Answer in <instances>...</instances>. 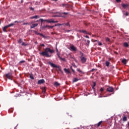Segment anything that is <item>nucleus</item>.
<instances>
[{
    "label": "nucleus",
    "mask_w": 129,
    "mask_h": 129,
    "mask_svg": "<svg viewBox=\"0 0 129 129\" xmlns=\"http://www.w3.org/2000/svg\"><path fill=\"white\" fill-rule=\"evenodd\" d=\"M121 6L122 7V8L123 9H129V4H122L121 5Z\"/></svg>",
    "instance_id": "9"
},
{
    "label": "nucleus",
    "mask_w": 129,
    "mask_h": 129,
    "mask_svg": "<svg viewBox=\"0 0 129 129\" xmlns=\"http://www.w3.org/2000/svg\"><path fill=\"white\" fill-rule=\"evenodd\" d=\"M71 70L72 71V72L74 73H75V71L72 69V67H70Z\"/></svg>",
    "instance_id": "39"
},
{
    "label": "nucleus",
    "mask_w": 129,
    "mask_h": 129,
    "mask_svg": "<svg viewBox=\"0 0 129 129\" xmlns=\"http://www.w3.org/2000/svg\"><path fill=\"white\" fill-rule=\"evenodd\" d=\"M85 38H87V39H89V36L86 35V36H85Z\"/></svg>",
    "instance_id": "50"
},
{
    "label": "nucleus",
    "mask_w": 129,
    "mask_h": 129,
    "mask_svg": "<svg viewBox=\"0 0 129 129\" xmlns=\"http://www.w3.org/2000/svg\"><path fill=\"white\" fill-rule=\"evenodd\" d=\"M115 54H118L117 52H115Z\"/></svg>",
    "instance_id": "56"
},
{
    "label": "nucleus",
    "mask_w": 129,
    "mask_h": 129,
    "mask_svg": "<svg viewBox=\"0 0 129 129\" xmlns=\"http://www.w3.org/2000/svg\"><path fill=\"white\" fill-rule=\"evenodd\" d=\"M66 6H67V4H62L61 5V7H66Z\"/></svg>",
    "instance_id": "44"
},
{
    "label": "nucleus",
    "mask_w": 129,
    "mask_h": 129,
    "mask_svg": "<svg viewBox=\"0 0 129 129\" xmlns=\"http://www.w3.org/2000/svg\"><path fill=\"white\" fill-rule=\"evenodd\" d=\"M77 71H78V72H79V73H81V74H84V72L81 71V70H80V69L78 68L77 69Z\"/></svg>",
    "instance_id": "17"
},
{
    "label": "nucleus",
    "mask_w": 129,
    "mask_h": 129,
    "mask_svg": "<svg viewBox=\"0 0 129 129\" xmlns=\"http://www.w3.org/2000/svg\"><path fill=\"white\" fill-rule=\"evenodd\" d=\"M81 59V61L83 64H84L86 61H87V58H85V57H80Z\"/></svg>",
    "instance_id": "7"
},
{
    "label": "nucleus",
    "mask_w": 129,
    "mask_h": 129,
    "mask_svg": "<svg viewBox=\"0 0 129 129\" xmlns=\"http://www.w3.org/2000/svg\"><path fill=\"white\" fill-rule=\"evenodd\" d=\"M61 25H64V26H68L69 27V28H70V27H71V26L70 25V24H69V22L64 23V24H62Z\"/></svg>",
    "instance_id": "23"
},
{
    "label": "nucleus",
    "mask_w": 129,
    "mask_h": 129,
    "mask_svg": "<svg viewBox=\"0 0 129 129\" xmlns=\"http://www.w3.org/2000/svg\"><path fill=\"white\" fill-rule=\"evenodd\" d=\"M14 23H21V21H15L14 22Z\"/></svg>",
    "instance_id": "49"
},
{
    "label": "nucleus",
    "mask_w": 129,
    "mask_h": 129,
    "mask_svg": "<svg viewBox=\"0 0 129 129\" xmlns=\"http://www.w3.org/2000/svg\"><path fill=\"white\" fill-rule=\"evenodd\" d=\"M40 21L41 22V23H43V22H47V23H57L58 21H54L53 20V19H50V20H44L43 19H40L38 21V22H40Z\"/></svg>",
    "instance_id": "2"
},
{
    "label": "nucleus",
    "mask_w": 129,
    "mask_h": 129,
    "mask_svg": "<svg viewBox=\"0 0 129 129\" xmlns=\"http://www.w3.org/2000/svg\"><path fill=\"white\" fill-rule=\"evenodd\" d=\"M69 13L68 12H62L59 13V17H61V18H66V16L68 15Z\"/></svg>",
    "instance_id": "3"
},
{
    "label": "nucleus",
    "mask_w": 129,
    "mask_h": 129,
    "mask_svg": "<svg viewBox=\"0 0 129 129\" xmlns=\"http://www.w3.org/2000/svg\"><path fill=\"white\" fill-rule=\"evenodd\" d=\"M13 26H15V23H11L10 24L7 25L8 28H10V27H13Z\"/></svg>",
    "instance_id": "25"
},
{
    "label": "nucleus",
    "mask_w": 129,
    "mask_h": 129,
    "mask_svg": "<svg viewBox=\"0 0 129 129\" xmlns=\"http://www.w3.org/2000/svg\"><path fill=\"white\" fill-rule=\"evenodd\" d=\"M56 52H57V53H58V49H56Z\"/></svg>",
    "instance_id": "55"
},
{
    "label": "nucleus",
    "mask_w": 129,
    "mask_h": 129,
    "mask_svg": "<svg viewBox=\"0 0 129 129\" xmlns=\"http://www.w3.org/2000/svg\"><path fill=\"white\" fill-rule=\"evenodd\" d=\"M97 71V69H92L91 71H90V72H93V71Z\"/></svg>",
    "instance_id": "35"
},
{
    "label": "nucleus",
    "mask_w": 129,
    "mask_h": 129,
    "mask_svg": "<svg viewBox=\"0 0 129 129\" xmlns=\"http://www.w3.org/2000/svg\"><path fill=\"white\" fill-rule=\"evenodd\" d=\"M124 15L125 16H126V17H127V16H128V13L125 12V13L124 14Z\"/></svg>",
    "instance_id": "42"
},
{
    "label": "nucleus",
    "mask_w": 129,
    "mask_h": 129,
    "mask_svg": "<svg viewBox=\"0 0 129 129\" xmlns=\"http://www.w3.org/2000/svg\"><path fill=\"white\" fill-rule=\"evenodd\" d=\"M30 10H31V11H34V8L31 7V8H30Z\"/></svg>",
    "instance_id": "52"
},
{
    "label": "nucleus",
    "mask_w": 129,
    "mask_h": 129,
    "mask_svg": "<svg viewBox=\"0 0 129 129\" xmlns=\"http://www.w3.org/2000/svg\"><path fill=\"white\" fill-rule=\"evenodd\" d=\"M9 112H13V111H12V110H9Z\"/></svg>",
    "instance_id": "53"
},
{
    "label": "nucleus",
    "mask_w": 129,
    "mask_h": 129,
    "mask_svg": "<svg viewBox=\"0 0 129 129\" xmlns=\"http://www.w3.org/2000/svg\"><path fill=\"white\" fill-rule=\"evenodd\" d=\"M78 80H79V79H77V78H75L73 80V83H74L75 82H77V81H78Z\"/></svg>",
    "instance_id": "22"
},
{
    "label": "nucleus",
    "mask_w": 129,
    "mask_h": 129,
    "mask_svg": "<svg viewBox=\"0 0 129 129\" xmlns=\"http://www.w3.org/2000/svg\"><path fill=\"white\" fill-rule=\"evenodd\" d=\"M57 26V25H55L54 26H50L49 28H50V29H53V28H54V27H56Z\"/></svg>",
    "instance_id": "36"
},
{
    "label": "nucleus",
    "mask_w": 129,
    "mask_h": 129,
    "mask_svg": "<svg viewBox=\"0 0 129 129\" xmlns=\"http://www.w3.org/2000/svg\"><path fill=\"white\" fill-rule=\"evenodd\" d=\"M57 26H61V24H57Z\"/></svg>",
    "instance_id": "54"
},
{
    "label": "nucleus",
    "mask_w": 129,
    "mask_h": 129,
    "mask_svg": "<svg viewBox=\"0 0 129 129\" xmlns=\"http://www.w3.org/2000/svg\"><path fill=\"white\" fill-rule=\"evenodd\" d=\"M121 0H116V3H120Z\"/></svg>",
    "instance_id": "46"
},
{
    "label": "nucleus",
    "mask_w": 129,
    "mask_h": 129,
    "mask_svg": "<svg viewBox=\"0 0 129 129\" xmlns=\"http://www.w3.org/2000/svg\"><path fill=\"white\" fill-rule=\"evenodd\" d=\"M39 46H40V47H45V44H41L39 45Z\"/></svg>",
    "instance_id": "43"
},
{
    "label": "nucleus",
    "mask_w": 129,
    "mask_h": 129,
    "mask_svg": "<svg viewBox=\"0 0 129 129\" xmlns=\"http://www.w3.org/2000/svg\"><path fill=\"white\" fill-rule=\"evenodd\" d=\"M106 91L109 93L113 92L114 91V90L113 89V87H109L107 88Z\"/></svg>",
    "instance_id": "5"
},
{
    "label": "nucleus",
    "mask_w": 129,
    "mask_h": 129,
    "mask_svg": "<svg viewBox=\"0 0 129 129\" xmlns=\"http://www.w3.org/2000/svg\"><path fill=\"white\" fill-rule=\"evenodd\" d=\"M63 70L66 72V73L70 74V71H69V70L67 69H64Z\"/></svg>",
    "instance_id": "24"
},
{
    "label": "nucleus",
    "mask_w": 129,
    "mask_h": 129,
    "mask_svg": "<svg viewBox=\"0 0 129 129\" xmlns=\"http://www.w3.org/2000/svg\"><path fill=\"white\" fill-rule=\"evenodd\" d=\"M95 85H96V84L95 83H94V85H93V88L95 87Z\"/></svg>",
    "instance_id": "51"
},
{
    "label": "nucleus",
    "mask_w": 129,
    "mask_h": 129,
    "mask_svg": "<svg viewBox=\"0 0 129 129\" xmlns=\"http://www.w3.org/2000/svg\"><path fill=\"white\" fill-rule=\"evenodd\" d=\"M79 32H80V33H83V34H88V33H87V31H86V30H79Z\"/></svg>",
    "instance_id": "15"
},
{
    "label": "nucleus",
    "mask_w": 129,
    "mask_h": 129,
    "mask_svg": "<svg viewBox=\"0 0 129 129\" xmlns=\"http://www.w3.org/2000/svg\"><path fill=\"white\" fill-rule=\"evenodd\" d=\"M102 124H103V121H100L98 123L96 124L95 125L97 126V127H99L100 125Z\"/></svg>",
    "instance_id": "10"
},
{
    "label": "nucleus",
    "mask_w": 129,
    "mask_h": 129,
    "mask_svg": "<svg viewBox=\"0 0 129 129\" xmlns=\"http://www.w3.org/2000/svg\"><path fill=\"white\" fill-rule=\"evenodd\" d=\"M122 63H124V64H126V59H123L121 61Z\"/></svg>",
    "instance_id": "27"
},
{
    "label": "nucleus",
    "mask_w": 129,
    "mask_h": 129,
    "mask_svg": "<svg viewBox=\"0 0 129 129\" xmlns=\"http://www.w3.org/2000/svg\"><path fill=\"white\" fill-rule=\"evenodd\" d=\"M105 65L107 67H109V65H110V62L106 61L105 62Z\"/></svg>",
    "instance_id": "20"
},
{
    "label": "nucleus",
    "mask_w": 129,
    "mask_h": 129,
    "mask_svg": "<svg viewBox=\"0 0 129 129\" xmlns=\"http://www.w3.org/2000/svg\"><path fill=\"white\" fill-rule=\"evenodd\" d=\"M18 43H19V44H21V43H23V39H20L18 40Z\"/></svg>",
    "instance_id": "32"
},
{
    "label": "nucleus",
    "mask_w": 129,
    "mask_h": 129,
    "mask_svg": "<svg viewBox=\"0 0 129 129\" xmlns=\"http://www.w3.org/2000/svg\"><path fill=\"white\" fill-rule=\"evenodd\" d=\"M37 35H40V36H42V37H44V35H43V34L42 33H37Z\"/></svg>",
    "instance_id": "40"
},
{
    "label": "nucleus",
    "mask_w": 129,
    "mask_h": 129,
    "mask_svg": "<svg viewBox=\"0 0 129 129\" xmlns=\"http://www.w3.org/2000/svg\"><path fill=\"white\" fill-rule=\"evenodd\" d=\"M41 89L42 93H46V91L47 90V88H46V87H42Z\"/></svg>",
    "instance_id": "12"
},
{
    "label": "nucleus",
    "mask_w": 129,
    "mask_h": 129,
    "mask_svg": "<svg viewBox=\"0 0 129 129\" xmlns=\"http://www.w3.org/2000/svg\"><path fill=\"white\" fill-rule=\"evenodd\" d=\"M6 77H7V78H8V79H10V80H12L13 78V74H12V73H9L8 74H7L6 75Z\"/></svg>",
    "instance_id": "4"
},
{
    "label": "nucleus",
    "mask_w": 129,
    "mask_h": 129,
    "mask_svg": "<svg viewBox=\"0 0 129 129\" xmlns=\"http://www.w3.org/2000/svg\"><path fill=\"white\" fill-rule=\"evenodd\" d=\"M48 63L49 65H50L51 67H53V68H59V66H56V64L53 63V62H48Z\"/></svg>",
    "instance_id": "6"
},
{
    "label": "nucleus",
    "mask_w": 129,
    "mask_h": 129,
    "mask_svg": "<svg viewBox=\"0 0 129 129\" xmlns=\"http://www.w3.org/2000/svg\"><path fill=\"white\" fill-rule=\"evenodd\" d=\"M59 71H61V69H59Z\"/></svg>",
    "instance_id": "58"
},
{
    "label": "nucleus",
    "mask_w": 129,
    "mask_h": 129,
    "mask_svg": "<svg viewBox=\"0 0 129 129\" xmlns=\"http://www.w3.org/2000/svg\"><path fill=\"white\" fill-rule=\"evenodd\" d=\"M89 44H90V41L89 40H87V42L86 43V44L87 45V46L88 47V46H89Z\"/></svg>",
    "instance_id": "30"
},
{
    "label": "nucleus",
    "mask_w": 129,
    "mask_h": 129,
    "mask_svg": "<svg viewBox=\"0 0 129 129\" xmlns=\"http://www.w3.org/2000/svg\"><path fill=\"white\" fill-rule=\"evenodd\" d=\"M23 25H29V23H24L23 24Z\"/></svg>",
    "instance_id": "48"
},
{
    "label": "nucleus",
    "mask_w": 129,
    "mask_h": 129,
    "mask_svg": "<svg viewBox=\"0 0 129 129\" xmlns=\"http://www.w3.org/2000/svg\"><path fill=\"white\" fill-rule=\"evenodd\" d=\"M36 27H38V23L33 24L31 26V29H34V28H36Z\"/></svg>",
    "instance_id": "13"
},
{
    "label": "nucleus",
    "mask_w": 129,
    "mask_h": 129,
    "mask_svg": "<svg viewBox=\"0 0 129 129\" xmlns=\"http://www.w3.org/2000/svg\"><path fill=\"white\" fill-rule=\"evenodd\" d=\"M59 60H62V61H65V58H62L60 57L59 58Z\"/></svg>",
    "instance_id": "38"
},
{
    "label": "nucleus",
    "mask_w": 129,
    "mask_h": 129,
    "mask_svg": "<svg viewBox=\"0 0 129 129\" xmlns=\"http://www.w3.org/2000/svg\"><path fill=\"white\" fill-rule=\"evenodd\" d=\"M22 46H27V44L25 43V42H22Z\"/></svg>",
    "instance_id": "41"
},
{
    "label": "nucleus",
    "mask_w": 129,
    "mask_h": 129,
    "mask_svg": "<svg viewBox=\"0 0 129 129\" xmlns=\"http://www.w3.org/2000/svg\"><path fill=\"white\" fill-rule=\"evenodd\" d=\"M123 47H125V48H127L128 47V43H127V42H124L123 44Z\"/></svg>",
    "instance_id": "18"
},
{
    "label": "nucleus",
    "mask_w": 129,
    "mask_h": 129,
    "mask_svg": "<svg viewBox=\"0 0 129 129\" xmlns=\"http://www.w3.org/2000/svg\"><path fill=\"white\" fill-rule=\"evenodd\" d=\"M43 28L44 29H46L47 28H48V29H50V26H49V25H45V26H43Z\"/></svg>",
    "instance_id": "29"
},
{
    "label": "nucleus",
    "mask_w": 129,
    "mask_h": 129,
    "mask_svg": "<svg viewBox=\"0 0 129 129\" xmlns=\"http://www.w3.org/2000/svg\"><path fill=\"white\" fill-rule=\"evenodd\" d=\"M72 31V30H64V33H69V32H71Z\"/></svg>",
    "instance_id": "33"
},
{
    "label": "nucleus",
    "mask_w": 129,
    "mask_h": 129,
    "mask_svg": "<svg viewBox=\"0 0 129 129\" xmlns=\"http://www.w3.org/2000/svg\"><path fill=\"white\" fill-rule=\"evenodd\" d=\"M44 82H45V80L44 79L39 80L37 82V84H44Z\"/></svg>",
    "instance_id": "11"
},
{
    "label": "nucleus",
    "mask_w": 129,
    "mask_h": 129,
    "mask_svg": "<svg viewBox=\"0 0 129 129\" xmlns=\"http://www.w3.org/2000/svg\"><path fill=\"white\" fill-rule=\"evenodd\" d=\"M106 42H110V39L108 37L106 38Z\"/></svg>",
    "instance_id": "34"
},
{
    "label": "nucleus",
    "mask_w": 129,
    "mask_h": 129,
    "mask_svg": "<svg viewBox=\"0 0 129 129\" xmlns=\"http://www.w3.org/2000/svg\"><path fill=\"white\" fill-rule=\"evenodd\" d=\"M54 85L55 86H60V83H58L57 82H55L54 83Z\"/></svg>",
    "instance_id": "28"
},
{
    "label": "nucleus",
    "mask_w": 129,
    "mask_h": 129,
    "mask_svg": "<svg viewBox=\"0 0 129 129\" xmlns=\"http://www.w3.org/2000/svg\"><path fill=\"white\" fill-rule=\"evenodd\" d=\"M55 50L53 49H51V48L49 47H46L44 49V51L41 52H39V54L40 56H43V57H46L47 58H49L52 56V54L54 53Z\"/></svg>",
    "instance_id": "1"
},
{
    "label": "nucleus",
    "mask_w": 129,
    "mask_h": 129,
    "mask_svg": "<svg viewBox=\"0 0 129 129\" xmlns=\"http://www.w3.org/2000/svg\"><path fill=\"white\" fill-rule=\"evenodd\" d=\"M8 28H9L8 27V25L5 26L3 29V32H5V33H8V31H7V29H8Z\"/></svg>",
    "instance_id": "14"
},
{
    "label": "nucleus",
    "mask_w": 129,
    "mask_h": 129,
    "mask_svg": "<svg viewBox=\"0 0 129 129\" xmlns=\"http://www.w3.org/2000/svg\"><path fill=\"white\" fill-rule=\"evenodd\" d=\"M95 42H98V44L99 46H102V43H101V42H100V41H99L98 40H95Z\"/></svg>",
    "instance_id": "26"
},
{
    "label": "nucleus",
    "mask_w": 129,
    "mask_h": 129,
    "mask_svg": "<svg viewBox=\"0 0 129 129\" xmlns=\"http://www.w3.org/2000/svg\"><path fill=\"white\" fill-rule=\"evenodd\" d=\"M40 18V16L38 15H35V16H32L30 17V19H39Z\"/></svg>",
    "instance_id": "16"
},
{
    "label": "nucleus",
    "mask_w": 129,
    "mask_h": 129,
    "mask_svg": "<svg viewBox=\"0 0 129 129\" xmlns=\"http://www.w3.org/2000/svg\"><path fill=\"white\" fill-rule=\"evenodd\" d=\"M123 121H127V117L126 116H124L122 118Z\"/></svg>",
    "instance_id": "19"
},
{
    "label": "nucleus",
    "mask_w": 129,
    "mask_h": 129,
    "mask_svg": "<svg viewBox=\"0 0 129 129\" xmlns=\"http://www.w3.org/2000/svg\"><path fill=\"white\" fill-rule=\"evenodd\" d=\"M20 63H25V61L24 60H21L20 61Z\"/></svg>",
    "instance_id": "47"
},
{
    "label": "nucleus",
    "mask_w": 129,
    "mask_h": 129,
    "mask_svg": "<svg viewBox=\"0 0 129 129\" xmlns=\"http://www.w3.org/2000/svg\"><path fill=\"white\" fill-rule=\"evenodd\" d=\"M57 55L58 58H60L61 57V56H60V52H57Z\"/></svg>",
    "instance_id": "37"
},
{
    "label": "nucleus",
    "mask_w": 129,
    "mask_h": 129,
    "mask_svg": "<svg viewBox=\"0 0 129 129\" xmlns=\"http://www.w3.org/2000/svg\"><path fill=\"white\" fill-rule=\"evenodd\" d=\"M70 48L72 51H74V52H76V51H77V48L73 45L70 46Z\"/></svg>",
    "instance_id": "8"
},
{
    "label": "nucleus",
    "mask_w": 129,
    "mask_h": 129,
    "mask_svg": "<svg viewBox=\"0 0 129 129\" xmlns=\"http://www.w3.org/2000/svg\"><path fill=\"white\" fill-rule=\"evenodd\" d=\"M29 78H30V79H32L34 80V75H33L32 74H30L29 75Z\"/></svg>",
    "instance_id": "21"
},
{
    "label": "nucleus",
    "mask_w": 129,
    "mask_h": 129,
    "mask_svg": "<svg viewBox=\"0 0 129 129\" xmlns=\"http://www.w3.org/2000/svg\"><path fill=\"white\" fill-rule=\"evenodd\" d=\"M81 56H80V57H84V56H83V53L82 52H81Z\"/></svg>",
    "instance_id": "45"
},
{
    "label": "nucleus",
    "mask_w": 129,
    "mask_h": 129,
    "mask_svg": "<svg viewBox=\"0 0 129 129\" xmlns=\"http://www.w3.org/2000/svg\"><path fill=\"white\" fill-rule=\"evenodd\" d=\"M100 92L102 93L103 91H104V88H101L100 89Z\"/></svg>",
    "instance_id": "31"
},
{
    "label": "nucleus",
    "mask_w": 129,
    "mask_h": 129,
    "mask_svg": "<svg viewBox=\"0 0 129 129\" xmlns=\"http://www.w3.org/2000/svg\"><path fill=\"white\" fill-rule=\"evenodd\" d=\"M54 17H58V16H57V15H55V16H54Z\"/></svg>",
    "instance_id": "57"
}]
</instances>
